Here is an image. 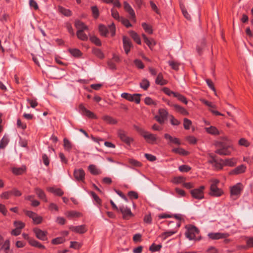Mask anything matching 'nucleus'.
I'll return each mask as SVG.
<instances>
[{
  "label": "nucleus",
  "mask_w": 253,
  "mask_h": 253,
  "mask_svg": "<svg viewBox=\"0 0 253 253\" xmlns=\"http://www.w3.org/2000/svg\"><path fill=\"white\" fill-rule=\"evenodd\" d=\"M103 2L107 3L110 4L112 3L113 4L114 6L117 7L118 8L121 7V4L119 0H102Z\"/></svg>",
  "instance_id": "nucleus-43"
},
{
  "label": "nucleus",
  "mask_w": 253,
  "mask_h": 253,
  "mask_svg": "<svg viewBox=\"0 0 253 253\" xmlns=\"http://www.w3.org/2000/svg\"><path fill=\"white\" fill-rule=\"evenodd\" d=\"M117 134L120 139L127 145H130L133 141V138L128 136L126 132L123 129H119Z\"/></svg>",
  "instance_id": "nucleus-7"
},
{
  "label": "nucleus",
  "mask_w": 253,
  "mask_h": 253,
  "mask_svg": "<svg viewBox=\"0 0 253 253\" xmlns=\"http://www.w3.org/2000/svg\"><path fill=\"white\" fill-rule=\"evenodd\" d=\"M211 183L210 188V195L215 197L221 196L224 192L222 189L217 187L219 180L217 179H212L211 180Z\"/></svg>",
  "instance_id": "nucleus-1"
},
{
  "label": "nucleus",
  "mask_w": 253,
  "mask_h": 253,
  "mask_svg": "<svg viewBox=\"0 0 253 253\" xmlns=\"http://www.w3.org/2000/svg\"><path fill=\"white\" fill-rule=\"evenodd\" d=\"M111 15L115 19L117 20L118 21H120L121 18L120 16L119 13L118 12L117 10H116L115 8H112L111 10Z\"/></svg>",
  "instance_id": "nucleus-46"
},
{
  "label": "nucleus",
  "mask_w": 253,
  "mask_h": 253,
  "mask_svg": "<svg viewBox=\"0 0 253 253\" xmlns=\"http://www.w3.org/2000/svg\"><path fill=\"white\" fill-rule=\"evenodd\" d=\"M140 86L144 90H147L150 86V83L149 81L146 79H144L140 83Z\"/></svg>",
  "instance_id": "nucleus-42"
},
{
  "label": "nucleus",
  "mask_w": 253,
  "mask_h": 253,
  "mask_svg": "<svg viewBox=\"0 0 253 253\" xmlns=\"http://www.w3.org/2000/svg\"><path fill=\"white\" fill-rule=\"evenodd\" d=\"M82 247V244L77 242L72 241L70 242V247L74 249H79Z\"/></svg>",
  "instance_id": "nucleus-61"
},
{
  "label": "nucleus",
  "mask_w": 253,
  "mask_h": 253,
  "mask_svg": "<svg viewBox=\"0 0 253 253\" xmlns=\"http://www.w3.org/2000/svg\"><path fill=\"white\" fill-rule=\"evenodd\" d=\"M172 152L183 156H186L188 154V152L181 148H173L172 149Z\"/></svg>",
  "instance_id": "nucleus-40"
},
{
  "label": "nucleus",
  "mask_w": 253,
  "mask_h": 253,
  "mask_svg": "<svg viewBox=\"0 0 253 253\" xmlns=\"http://www.w3.org/2000/svg\"><path fill=\"white\" fill-rule=\"evenodd\" d=\"M123 47L125 50V53L127 54L131 48L132 47V44L130 40L126 36H123Z\"/></svg>",
  "instance_id": "nucleus-14"
},
{
  "label": "nucleus",
  "mask_w": 253,
  "mask_h": 253,
  "mask_svg": "<svg viewBox=\"0 0 253 253\" xmlns=\"http://www.w3.org/2000/svg\"><path fill=\"white\" fill-rule=\"evenodd\" d=\"M26 170V167L22 166L21 167L12 168V171L15 175H20L24 173Z\"/></svg>",
  "instance_id": "nucleus-31"
},
{
  "label": "nucleus",
  "mask_w": 253,
  "mask_h": 253,
  "mask_svg": "<svg viewBox=\"0 0 253 253\" xmlns=\"http://www.w3.org/2000/svg\"><path fill=\"white\" fill-rule=\"evenodd\" d=\"M162 247L161 245H156L155 244H153L150 247L149 250L152 252H157L161 250Z\"/></svg>",
  "instance_id": "nucleus-52"
},
{
  "label": "nucleus",
  "mask_w": 253,
  "mask_h": 253,
  "mask_svg": "<svg viewBox=\"0 0 253 253\" xmlns=\"http://www.w3.org/2000/svg\"><path fill=\"white\" fill-rule=\"evenodd\" d=\"M124 5L125 10L130 15V18L132 19H134L135 18V12L130 5L126 1H124Z\"/></svg>",
  "instance_id": "nucleus-18"
},
{
  "label": "nucleus",
  "mask_w": 253,
  "mask_h": 253,
  "mask_svg": "<svg viewBox=\"0 0 253 253\" xmlns=\"http://www.w3.org/2000/svg\"><path fill=\"white\" fill-rule=\"evenodd\" d=\"M65 215L68 217L73 218L81 216V213L76 211H71L66 212Z\"/></svg>",
  "instance_id": "nucleus-37"
},
{
  "label": "nucleus",
  "mask_w": 253,
  "mask_h": 253,
  "mask_svg": "<svg viewBox=\"0 0 253 253\" xmlns=\"http://www.w3.org/2000/svg\"><path fill=\"white\" fill-rule=\"evenodd\" d=\"M142 26L146 32L149 34H152L153 30L150 25H148L146 23H143L142 24Z\"/></svg>",
  "instance_id": "nucleus-49"
},
{
  "label": "nucleus",
  "mask_w": 253,
  "mask_h": 253,
  "mask_svg": "<svg viewBox=\"0 0 253 253\" xmlns=\"http://www.w3.org/2000/svg\"><path fill=\"white\" fill-rule=\"evenodd\" d=\"M93 53L95 55L100 59H103L104 57V55L102 51L98 48H94L93 49Z\"/></svg>",
  "instance_id": "nucleus-47"
},
{
  "label": "nucleus",
  "mask_w": 253,
  "mask_h": 253,
  "mask_svg": "<svg viewBox=\"0 0 253 253\" xmlns=\"http://www.w3.org/2000/svg\"><path fill=\"white\" fill-rule=\"evenodd\" d=\"M65 241V239L62 237H57L53 239L51 241V243L54 245H58L63 243Z\"/></svg>",
  "instance_id": "nucleus-56"
},
{
  "label": "nucleus",
  "mask_w": 253,
  "mask_h": 253,
  "mask_svg": "<svg viewBox=\"0 0 253 253\" xmlns=\"http://www.w3.org/2000/svg\"><path fill=\"white\" fill-rule=\"evenodd\" d=\"M205 189V186L202 185L197 188L191 190L190 193L193 198L198 200H202L204 198V191Z\"/></svg>",
  "instance_id": "nucleus-4"
},
{
  "label": "nucleus",
  "mask_w": 253,
  "mask_h": 253,
  "mask_svg": "<svg viewBox=\"0 0 253 253\" xmlns=\"http://www.w3.org/2000/svg\"><path fill=\"white\" fill-rule=\"evenodd\" d=\"M164 137L166 139L169 141V143H173L178 145H180L181 144L180 141L178 138L173 137L168 133L165 134Z\"/></svg>",
  "instance_id": "nucleus-24"
},
{
  "label": "nucleus",
  "mask_w": 253,
  "mask_h": 253,
  "mask_svg": "<svg viewBox=\"0 0 253 253\" xmlns=\"http://www.w3.org/2000/svg\"><path fill=\"white\" fill-rule=\"evenodd\" d=\"M229 236L230 234L228 233L221 232H211L208 234V237L211 240H219L221 239H224L228 237Z\"/></svg>",
  "instance_id": "nucleus-11"
},
{
  "label": "nucleus",
  "mask_w": 253,
  "mask_h": 253,
  "mask_svg": "<svg viewBox=\"0 0 253 253\" xmlns=\"http://www.w3.org/2000/svg\"><path fill=\"white\" fill-rule=\"evenodd\" d=\"M24 212L27 216L32 218L34 223L36 224H40L42 221V217L41 216L39 215L36 213L27 210H24Z\"/></svg>",
  "instance_id": "nucleus-8"
},
{
  "label": "nucleus",
  "mask_w": 253,
  "mask_h": 253,
  "mask_svg": "<svg viewBox=\"0 0 253 253\" xmlns=\"http://www.w3.org/2000/svg\"><path fill=\"white\" fill-rule=\"evenodd\" d=\"M84 30L77 31V37L81 40L86 41L87 40V36L84 33Z\"/></svg>",
  "instance_id": "nucleus-39"
},
{
  "label": "nucleus",
  "mask_w": 253,
  "mask_h": 253,
  "mask_svg": "<svg viewBox=\"0 0 253 253\" xmlns=\"http://www.w3.org/2000/svg\"><path fill=\"white\" fill-rule=\"evenodd\" d=\"M144 102L146 105H156L157 103L151 97H146L144 99Z\"/></svg>",
  "instance_id": "nucleus-62"
},
{
  "label": "nucleus",
  "mask_w": 253,
  "mask_h": 253,
  "mask_svg": "<svg viewBox=\"0 0 253 253\" xmlns=\"http://www.w3.org/2000/svg\"><path fill=\"white\" fill-rule=\"evenodd\" d=\"M231 148H232L231 146L223 147L221 148L216 150L215 152L220 155H229L231 153V150H229Z\"/></svg>",
  "instance_id": "nucleus-20"
},
{
  "label": "nucleus",
  "mask_w": 253,
  "mask_h": 253,
  "mask_svg": "<svg viewBox=\"0 0 253 253\" xmlns=\"http://www.w3.org/2000/svg\"><path fill=\"white\" fill-rule=\"evenodd\" d=\"M178 169L181 172H186L189 171L191 169V168L187 165H183L179 166L178 168Z\"/></svg>",
  "instance_id": "nucleus-64"
},
{
  "label": "nucleus",
  "mask_w": 253,
  "mask_h": 253,
  "mask_svg": "<svg viewBox=\"0 0 253 253\" xmlns=\"http://www.w3.org/2000/svg\"><path fill=\"white\" fill-rule=\"evenodd\" d=\"M90 41L97 46L101 45L100 40L96 36H92L90 37Z\"/></svg>",
  "instance_id": "nucleus-50"
},
{
  "label": "nucleus",
  "mask_w": 253,
  "mask_h": 253,
  "mask_svg": "<svg viewBox=\"0 0 253 253\" xmlns=\"http://www.w3.org/2000/svg\"><path fill=\"white\" fill-rule=\"evenodd\" d=\"M70 53L75 57H79L81 55V52L77 48L69 49Z\"/></svg>",
  "instance_id": "nucleus-51"
},
{
  "label": "nucleus",
  "mask_w": 253,
  "mask_h": 253,
  "mask_svg": "<svg viewBox=\"0 0 253 253\" xmlns=\"http://www.w3.org/2000/svg\"><path fill=\"white\" fill-rule=\"evenodd\" d=\"M108 33H110L112 37L115 36L116 33V27L114 23H112L109 26L108 28Z\"/></svg>",
  "instance_id": "nucleus-57"
},
{
  "label": "nucleus",
  "mask_w": 253,
  "mask_h": 253,
  "mask_svg": "<svg viewBox=\"0 0 253 253\" xmlns=\"http://www.w3.org/2000/svg\"><path fill=\"white\" fill-rule=\"evenodd\" d=\"M141 94H131L128 93L124 92L122 93L121 95V96L126 99V100L130 101V102H135L136 104H139L140 102V97Z\"/></svg>",
  "instance_id": "nucleus-6"
},
{
  "label": "nucleus",
  "mask_w": 253,
  "mask_h": 253,
  "mask_svg": "<svg viewBox=\"0 0 253 253\" xmlns=\"http://www.w3.org/2000/svg\"><path fill=\"white\" fill-rule=\"evenodd\" d=\"M29 244L32 246L37 247L39 249H45L44 246L42 245L39 242L34 239L29 240Z\"/></svg>",
  "instance_id": "nucleus-33"
},
{
  "label": "nucleus",
  "mask_w": 253,
  "mask_h": 253,
  "mask_svg": "<svg viewBox=\"0 0 253 253\" xmlns=\"http://www.w3.org/2000/svg\"><path fill=\"white\" fill-rule=\"evenodd\" d=\"M198 229L193 225L186 226L185 236L189 240H195L196 236L199 234Z\"/></svg>",
  "instance_id": "nucleus-3"
},
{
  "label": "nucleus",
  "mask_w": 253,
  "mask_h": 253,
  "mask_svg": "<svg viewBox=\"0 0 253 253\" xmlns=\"http://www.w3.org/2000/svg\"><path fill=\"white\" fill-rule=\"evenodd\" d=\"M75 26L78 29V31L88 30V27L86 26L84 23L80 20L75 21Z\"/></svg>",
  "instance_id": "nucleus-29"
},
{
  "label": "nucleus",
  "mask_w": 253,
  "mask_h": 253,
  "mask_svg": "<svg viewBox=\"0 0 253 253\" xmlns=\"http://www.w3.org/2000/svg\"><path fill=\"white\" fill-rule=\"evenodd\" d=\"M89 172L93 175H98L101 173V170L93 164L90 165L88 167Z\"/></svg>",
  "instance_id": "nucleus-27"
},
{
  "label": "nucleus",
  "mask_w": 253,
  "mask_h": 253,
  "mask_svg": "<svg viewBox=\"0 0 253 253\" xmlns=\"http://www.w3.org/2000/svg\"><path fill=\"white\" fill-rule=\"evenodd\" d=\"M129 35L132 39L138 44H140L141 40L139 35L134 31H131L129 32Z\"/></svg>",
  "instance_id": "nucleus-34"
},
{
  "label": "nucleus",
  "mask_w": 253,
  "mask_h": 253,
  "mask_svg": "<svg viewBox=\"0 0 253 253\" xmlns=\"http://www.w3.org/2000/svg\"><path fill=\"white\" fill-rule=\"evenodd\" d=\"M59 9L60 12L65 16H70L71 15V11L69 9H66L63 7H59Z\"/></svg>",
  "instance_id": "nucleus-58"
},
{
  "label": "nucleus",
  "mask_w": 253,
  "mask_h": 253,
  "mask_svg": "<svg viewBox=\"0 0 253 253\" xmlns=\"http://www.w3.org/2000/svg\"><path fill=\"white\" fill-rule=\"evenodd\" d=\"M247 167L244 165H241L231 171L230 174L237 175L244 172Z\"/></svg>",
  "instance_id": "nucleus-19"
},
{
  "label": "nucleus",
  "mask_w": 253,
  "mask_h": 253,
  "mask_svg": "<svg viewBox=\"0 0 253 253\" xmlns=\"http://www.w3.org/2000/svg\"><path fill=\"white\" fill-rule=\"evenodd\" d=\"M142 37L144 40V42L150 48H151L152 46L155 45L156 42L153 39H149L145 34H143Z\"/></svg>",
  "instance_id": "nucleus-35"
},
{
  "label": "nucleus",
  "mask_w": 253,
  "mask_h": 253,
  "mask_svg": "<svg viewBox=\"0 0 253 253\" xmlns=\"http://www.w3.org/2000/svg\"><path fill=\"white\" fill-rule=\"evenodd\" d=\"M170 122L172 126H178L180 124V122L172 115L170 116Z\"/></svg>",
  "instance_id": "nucleus-63"
},
{
  "label": "nucleus",
  "mask_w": 253,
  "mask_h": 253,
  "mask_svg": "<svg viewBox=\"0 0 253 253\" xmlns=\"http://www.w3.org/2000/svg\"><path fill=\"white\" fill-rule=\"evenodd\" d=\"M36 237L42 241H46L47 240L46 231H43L39 228H36L33 229Z\"/></svg>",
  "instance_id": "nucleus-13"
},
{
  "label": "nucleus",
  "mask_w": 253,
  "mask_h": 253,
  "mask_svg": "<svg viewBox=\"0 0 253 253\" xmlns=\"http://www.w3.org/2000/svg\"><path fill=\"white\" fill-rule=\"evenodd\" d=\"M74 176L76 180L83 182L85 178V172L83 169H75L74 171Z\"/></svg>",
  "instance_id": "nucleus-15"
},
{
  "label": "nucleus",
  "mask_w": 253,
  "mask_h": 253,
  "mask_svg": "<svg viewBox=\"0 0 253 253\" xmlns=\"http://www.w3.org/2000/svg\"><path fill=\"white\" fill-rule=\"evenodd\" d=\"M35 192L40 199L42 200L45 202H47V199L46 197L45 194L42 189L37 187L35 189Z\"/></svg>",
  "instance_id": "nucleus-22"
},
{
  "label": "nucleus",
  "mask_w": 253,
  "mask_h": 253,
  "mask_svg": "<svg viewBox=\"0 0 253 253\" xmlns=\"http://www.w3.org/2000/svg\"><path fill=\"white\" fill-rule=\"evenodd\" d=\"M69 229L77 233L83 234L86 232L87 229L85 225H81L79 226H71Z\"/></svg>",
  "instance_id": "nucleus-16"
},
{
  "label": "nucleus",
  "mask_w": 253,
  "mask_h": 253,
  "mask_svg": "<svg viewBox=\"0 0 253 253\" xmlns=\"http://www.w3.org/2000/svg\"><path fill=\"white\" fill-rule=\"evenodd\" d=\"M244 186L241 183H238L230 188L231 196L234 199H237L240 195Z\"/></svg>",
  "instance_id": "nucleus-5"
},
{
  "label": "nucleus",
  "mask_w": 253,
  "mask_h": 253,
  "mask_svg": "<svg viewBox=\"0 0 253 253\" xmlns=\"http://www.w3.org/2000/svg\"><path fill=\"white\" fill-rule=\"evenodd\" d=\"M207 106L209 107V110L215 116H222L224 115L217 110H214V109L216 108V106L215 105L213 104L211 102H209Z\"/></svg>",
  "instance_id": "nucleus-23"
},
{
  "label": "nucleus",
  "mask_w": 253,
  "mask_h": 253,
  "mask_svg": "<svg viewBox=\"0 0 253 253\" xmlns=\"http://www.w3.org/2000/svg\"><path fill=\"white\" fill-rule=\"evenodd\" d=\"M168 112L165 109H160L158 115L155 116L156 120L161 124H163L167 119Z\"/></svg>",
  "instance_id": "nucleus-10"
},
{
  "label": "nucleus",
  "mask_w": 253,
  "mask_h": 253,
  "mask_svg": "<svg viewBox=\"0 0 253 253\" xmlns=\"http://www.w3.org/2000/svg\"><path fill=\"white\" fill-rule=\"evenodd\" d=\"M99 31L100 35L104 37H107L108 34V28L103 25H100L99 26Z\"/></svg>",
  "instance_id": "nucleus-36"
},
{
  "label": "nucleus",
  "mask_w": 253,
  "mask_h": 253,
  "mask_svg": "<svg viewBox=\"0 0 253 253\" xmlns=\"http://www.w3.org/2000/svg\"><path fill=\"white\" fill-rule=\"evenodd\" d=\"M239 144L246 147H248L250 145V143L245 138H242L239 140Z\"/></svg>",
  "instance_id": "nucleus-53"
},
{
  "label": "nucleus",
  "mask_w": 253,
  "mask_h": 253,
  "mask_svg": "<svg viewBox=\"0 0 253 253\" xmlns=\"http://www.w3.org/2000/svg\"><path fill=\"white\" fill-rule=\"evenodd\" d=\"M168 63L173 70H178L179 69V64L178 63L173 61H169Z\"/></svg>",
  "instance_id": "nucleus-59"
},
{
  "label": "nucleus",
  "mask_w": 253,
  "mask_h": 253,
  "mask_svg": "<svg viewBox=\"0 0 253 253\" xmlns=\"http://www.w3.org/2000/svg\"><path fill=\"white\" fill-rule=\"evenodd\" d=\"M63 146L65 150L68 152H70L73 147L72 142L66 138L63 139Z\"/></svg>",
  "instance_id": "nucleus-30"
},
{
  "label": "nucleus",
  "mask_w": 253,
  "mask_h": 253,
  "mask_svg": "<svg viewBox=\"0 0 253 253\" xmlns=\"http://www.w3.org/2000/svg\"><path fill=\"white\" fill-rule=\"evenodd\" d=\"M212 166L215 169H221L224 167L223 160H220L219 161L216 160Z\"/></svg>",
  "instance_id": "nucleus-38"
},
{
  "label": "nucleus",
  "mask_w": 253,
  "mask_h": 253,
  "mask_svg": "<svg viewBox=\"0 0 253 253\" xmlns=\"http://www.w3.org/2000/svg\"><path fill=\"white\" fill-rule=\"evenodd\" d=\"M10 191L11 193V195H13L15 197H19L22 195L21 192L16 188H13Z\"/></svg>",
  "instance_id": "nucleus-60"
},
{
  "label": "nucleus",
  "mask_w": 253,
  "mask_h": 253,
  "mask_svg": "<svg viewBox=\"0 0 253 253\" xmlns=\"http://www.w3.org/2000/svg\"><path fill=\"white\" fill-rule=\"evenodd\" d=\"M192 125V121L187 118L183 119V126L185 129H189L191 126Z\"/></svg>",
  "instance_id": "nucleus-48"
},
{
  "label": "nucleus",
  "mask_w": 253,
  "mask_h": 253,
  "mask_svg": "<svg viewBox=\"0 0 253 253\" xmlns=\"http://www.w3.org/2000/svg\"><path fill=\"white\" fill-rule=\"evenodd\" d=\"M13 224L15 228L21 230L25 227V225L24 222L20 221H15Z\"/></svg>",
  "instance_id": "nucleus-55"
},
{
  "label": "nucleus",
  "mask_w": 253,
  "mask_h": 253,
  "mask_svg": "<svg viewBox=\"0 0 253 253\" xmlns=\"http://www.w3.org/2000/svg\"><path fill=\"white\" fill-rule=\"evenodd\" d=\"M174 97H176L179 101L183 102V103H184L186 105L188 103V101H187L186 97L185 96H184L183 95H182L178 92H176V93L174 94Z\"/></svg>",
  "instance_id": "nucleus-45"
},
{
  "label": "nucleus",
  "mask_w": 253,
  "mask_h": 253,
  "mask_svg": "<svg viewBox=\"0 0 253 253\" xmlns=\"http://www.w3.org/2000/svg\"><path fill=\"white\" fill-rule=\"evenodd\" d=\"M79 108L81 113L90 119H97V116L93 112L86 109L83 104L79 105Z\"/></svg>",
  "instance_id": "nucleus-12"
},
{
  "label": "nucleus",
  "mask_w": 253,
  "mask_h": 253,
  "mask_svg": "<svg viewBox=\"0 0 253 253\" xmlns=\"http://www.w3.org/2000/svg\"><path fill=\"white\" fill-rule=\"evenodd\" d=\"M223 162L224 166H228L231 167L235 166L237 163V159L234 158L231 159H226L224 160H223Z\"/></svg>",
  "instance_id": "nucleus-26"
},
{
  "label": "nucleus",
  "mask_w": 253,
  "mask_h": 253,
  "mask_svg": "<svg viewBox=\"0 0 253 253\" xmlns=\"http://www.w3.org/2000/svg\"><path fill=\"white\" fill-rule=\"evenodd\" d=\"M102 119L106 124L109 125H115L118 123L117 120L109 115L102 116Z\"/></svg>",
  "instance_id": "nucleus-21"
},
{
  "label": "nucleus",
  "mask_w": 253,
  "mask_h": 253,
  "mask_svg": "<svg viewBox=\"0 0 253 253\" xmlns=\"http://www.w3.org/2000/svg\"><path fill=\"white\" fill-rule=\"evenodd\" d=\"M0 250L3 253H12V251L10 249V242L9 240H6L4 242Z\"/></svg>",
  "instance_id": "nucleus-25"
},
{
  "label": "nucleus",
  "mask_w": 253,
  "mask_h": 253,
  "mask_svg": "<svg viewBox=\"0 0 253 253\" xmlns=\"http://www.w3.org/2000/svg\"><path fill=\"white\" fill-rule=\"evenodd\" d=\"M119 210L123 215V218L125 220H128L134 216L133 213L131 211L130 209L122 205L119 207Z\"/></svg>",
  "instance_id": "nucleus-9"
},
{
  "label": "nucleus",
  "mask_w": 253,
  "mask_h": 253,
  "mask_svg": "<svg viewBox=\"0 0 253 253\" xmlns=\"http://www.w3.org/2000/svg\"><path fill=\"white\" fill-rule=\"evenodd\" d=\"M138 132L147 143L152 144L155 143L157 139V136L156 134L151 133L142 128H140Z\"/></svg>",
  "instance_id": "nucleus-2"
},
{
  "label": "nucleus",
  "mask_w": 253,
  "mask_h": 253,
  "mask_svg": "<svg viewBox=\"0 0 253 253\" xmlns=\"http://www.w3.org/2000/svg\"><path fill=\"white\" fill-rule=\"evenodd\" d=\"M48 190L50 192L54 193L55 195L59 196H62L64 193L63 191L60 188L50 187L48 189Z\"/></svg>",
  "instance_id": "nucleus-41"
},
{
  "label": "nucleus",
  "mask_w": 253,
  "mask_h": 253,
  "mask_svg": "<svg viewBox=\"0 0 253 253\" xmlns=\"http://www.w3.org/2000/svg\"><path fill=\"white\" fill-rule=\"evenodd\" d=\"M205 130L208 133L211 135H216L220 134L219 131L214 126L205 127Z\"/></svg>",
  "instance_id": "nucleus-28"
},
{
  "label": "nucleus",
  "mask_w": 253,
  "mask_h": 253,
  "mask_svg": "<svg viewBox=\"0 0 253 253\" xmlns=\"http://www.w3.org/2000/svg\"><path fill=\"white\" fill-rule=\"evenodd\" d=\"M9 142V139L5 135H4L0 142V149H3L6 147Z\"/></svg>",
  "instance_id": "nucleus-44"
},
{
  "label": "nucleus",
  "mask_w": 253,
  "mask_h": 253,
  "mask_svg": "<svg viewBox=\"0 0 253 253\" xmlns=\"http://www.w3.org/2000/svg\"><path fill=\"white\" fill-rule=\"evenodd\" d=\"M155 83L157 84L164 85L167 84L168 82L164 79L162 73H159L155 80Z\"/></svg>",
  "instance_id": "nucleus-32"
},
{
  "label": "nucleus",
  "mask_w": 253,
  "mask_h": 253,
  "mask_svg": "<svg viewBox=\"0 0 253 253\" xmlns=\"http://www.w3.org/2000/svg\"><path fill=\"white\" fill-rule=\"evenodd\" d=\"M90 194L96 203L100 206L102 202L101 199L94 192H91Z\"/></svg>",
  "instance_id": "nucleus-54"
},
{
  "label": "nucleus",
  "mask_w": 253,
  "mask_h": 253,
  "mask_svg": "<svg viewBox=\"0 0 253 253\" xmlns=\"http://www.w3.org/2000/svg\"><path fill=\"white\" fill-rule=\"evenodd\" d=\"M170 106L173 107L175 110L183 116H188V112L183 107L175 104H171Z\"/></svg>",
  "instance_id": "nucleus-17"
}]
</instances>
